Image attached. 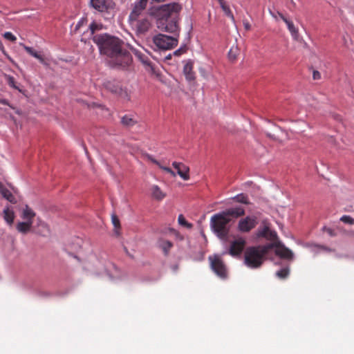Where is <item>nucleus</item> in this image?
<instances>
[{
  "instance_id": "nucleus-14",
  "label": "nucleus",
  "mask_w": 354,
  "mask_h": 354,
  "mask_svg": "<svg viewBox=\"0 0 354 354\" xmlns=\"http://www.w3.org/2000/svg\"><path fill=\"white\" fill-rule=\"evenodd\" d=\"M227 218H238L244 215L245 210L241 207H233L221 212Z\"/></svg>"
},
{
  "instance_id": "nucleus-5",
  "label": "nucleus",
  "mask_w": 354,
  "mask_h": 354,
  "mask_svg": "<svg viewBox=\"0 0 354 354\" xmlns=\"http://www.w3.org/2000/svg\"><path fill=\"white\" fill-rule=\"evenodd\" d=\"M153 43L159 50H170L178 44V39L175 37H170L163 34H158L153 37Z\"/></svg>"
},
{
  "instance_id": "nucleus-28",
  "label": "nucleus",
  "mask_w": 354,
  "mask_h": 354,
  "mask_svg": "<svg viewBox=\"0 0 354 354\" xmlns=\"http://www.w3.org/2000/svg\"><path fill=\"white\" fill-rule=\"evenodd\" d=\"M6 80H7L8 84L10 87H12V88H15V89H16V90H17V91H21V89H20V88H19V87L17 85V83H16V82H15V78H14L13 77L10 76V75H6Z\"/></svg>"
},
{
  "instance_id": "nucleus-45",
  "label": "nucleus",
  "mask_w": 354,
  "mask_h": 354,
  "mask_svg": "<svg viewBox=\"0 0 354 354\" xmlns=\"http://www.w3.org/2000/svg\"><path fill=\"white\" fill-rule=\"evenodd\" d=\"M185 52V50H184V49H183V48H180V49H178V50H176V51L174 52V54H175L176 55H181V54L184 53Z\"/></svg>"
},
{
  "instance_id": "nucleus-31",
  "label": "nucleus",
  "mask_w": 354,
  "mask_h": 354,
  "mask_svg": "<svg viewBox=\"0 0 354 354\" xmlns=\"http://www.w3.org/2000/svg\"><path fill=\"white\" fill-rule=\"evenodd\" d=\"M102 25L101 24H97L95 21H93L89 26V29L91 30V35H92L93 37L95 32L96 30H99L102 29Z\"/></svg>"
},
{
  "instance_id": "nucleus-23",
  "label": "nucleus",
  "mask_w": 354,
  "mask_h": 354,
  "mask_svg": "<svg viewBox=\"0 0 354 354\" xmlns=\"http://www.w3.org/2000/svg\"><path fill=\"white\" fill-rule=\"evenodd\" d=\"M35 216V213L33 212V210L30 209L28 205H26L23 209L21 218L26 221H33V218Z\"/></svg>"
},
{
  "instance_id": "nucleus-7",
  "label": "nucleus",
  "mask_w": 354,
  "mask_h": 354,
  "mask_svg": "<svg viewBox=\"0 0 354 354\" xmlns=\"http://www.w3.org/2000/svg\"><path fill=\"white\" fill-rule=\"evenodd\" d=\"M209 259L211 263V268L213 271L221 279H226L227 272L226 266L222 259L218 256L209 257Z\"/></svg>"
},
{
  "instance_id": "nucleus-46",
  "label": "nucleus",
  "mask_w": 354,
  "mask_h": 354,
  "mask_svg": "<svg viewBox=\"0 0 354 354\" xmlns=\"http://www.w3.org/2000/svg\"><path fill=\"white\" fill-rule=\"evenodd\" d=\"M0 103L3 105H9L8 101L6 99H0Z\"/></svg>"
},
{
  "instance_id": "nucleus-47",
  "label": "nucleus",
  "mask_w": 354,
  "mask_h": 354,
  "mask_svg": "<svg viewBox=\"0 0 354 354\" xmlns=\"http://www.w3.org/2000/svg\"><path fill=\"white\" fill-rule=\"evenodd\" d=\"M280 17L282 19V20L286 24V21H289L286 17H285L282 14H279Z\"/></svg>"
},
{
  "instance_id": "nucleus-17",
  "label": "nucleus",
  "mask_w": 354,
  "mask_h": 354,
  "mask_svg": "<svg viewBox=\"0 0 354 354\" xmlns=\"http://www.w3.org/2000/svg\"><path fill=\"white\" fill-rule=\"evenodd\" d=\"M183 73L187 80L191 81L195 79V73L193 71V63L192 62H188L184 66Z\"/></svg>"
},
{
  "instance_id": "nucleus-37",
  "label": "nucleus",
  "mask_w": 354,
  "mask_h": 354,
  "mask_svg": "<svg viewBox=\"0 0 354 354\" xmlns=\"http://www.w3.org/2000/svg\"><path fill=\"white\" fill-rule=\"evenodd\" d=\"M5 39L10 40L12 42H15L17 37L10 32H6L3 35Z\"/></svg>"
},
{
  "instance_id": "nucleus-22",
  "label": "nucleus",
  "mask_w": 354,
  "mask_h": 354,
  "mask_svg": "<svg viewBox=\"0 0 354 354\" xmlns=\"http://www.w3.org/2000/svg\"><path fill=\"white\" fill-rule=\"evenodd\" d=\"M151 191L152 196L158 201L162 200L166 196L158 185H153Z\"/></svg>"
},
{
  "instance_id": "nucleus-8",
  "label": "nucleus",
  "mask_w": 354,
  "mask_h": 354,
  "mask_svg": "<svg viewBox=\"0 0 354 354\" xmlns=\"http://www.w3.org/2000/svg\"><path fill=\"white\" fill-rule=\"evenodd\" d=\"M90 6L100 12H110L115 8L113 0H90Z\"/></svg>"
},
{
  "instance_id": "nucleus-6",
  "label": "nucleus",
  "mask_w": 354,
  "mask_h": 354,
  "mask_svg": "<svg viewBox=\"0 0 354 354\" xmlns=\"http://www.w3.org/2000/svg\"><path fill=\"white\" fill-rule=\"evenodd\" d=\"M104 87L110 92L127 100H129V96L127 89L124 88L120 82L113 80L104 83Z\"/></svg>"
},
{
  "instance_id": "nucleus-1",
  "label": "nucleus",
  "mask_w": 354,
  "mask_h": 354,
  "mask_svg": "<svg viewBox=\"0 0 354 354\" xmlns=\"http://www.w3.org/2000/svg\"><path fill=\"white\" fill-rule=\"evenodd\" d=\"M93 41L97 45L101 54L112 59L114 65L125 68L131 63V56L123 48L124 43L119 38L106 34L95 35Z\"/></svg>"
},
{
  "instance_id": "nucleus-48",
  "label": "nucleus",
  "mask_w": 354,
  "mask_h": 354,
  "mask_svg": "<svg viewBox=\"0 0 354 354\" xmlns=\"http://www.w3.org/2000/svg\"><path fill=\"white\" fill-rule=\"evenodd\" d=\"M348 235L351 237H353L354 238V230H351L350 232H348Z\"/></svg>"
},
{
  "instance_id": "nucleus-10",
  "label": "nucleus",
  "mask_w": 354,
  "mask_h": 354,
  "mask_svg": "<svg viewBox=\"0 0 354 354\" xmlns=\"http://www.w3.org/2000/svg\"><path fill=\"white\" fill-rule=\"evenodd\" d=\"M257 221L256 217L246 216L239 221L238 229L241 232H248L256 227Z\"/></svg>"
},
{
  "instance_id": "nucleus-27",
  "label": "nucleus",
  "mask_w": 354,
  "mask_h": 354,
  "mask_svg": "<svg viewBox=\"0 0 354 354\" xmlns=\"http://www.w3.org/2000/svg\"><path fill=\"white\" fill-rule=\"evenodd\" d=\"M239 52V50L237 46H232L228 53L229 59L232 61L235 60L237 58Z\"/></svg>"
},
{
  "instance_id": "nucleus-38",
  "label": "nucleus",
  "mask_w": 354,
  "mask_h": 354,
  "mask_svg": "<svg viewBox=\"0 0 354 354\" xmlns=\"http://www.w3.org/2000/svg\"><path fill=\"white\" fill-rule=\"evenodd\" d=\"M158 167L161 169H162V170L165 171L166 172L170 174L173 176H176V174L174 173V171L171 169H170L169 167L162 166L160 164V165H158Z\"/></svg>"
},
{
  "instance_id": "nucleus-18",
  "label": "nucleus",
  "mask_w": 354,
  "mask_h": 354,
  "mask_svg": "<svg viewBox=\"0 0 354 354\" xmlns=\"http://www.w3.org/2000/svg\"><path fill=\"white\" fill-rule=\"evenodd\" d=\"M33 223V221H26L25 222H19L16 226L17 230L23 234H26L30 231Z\"/></svg>"
},
{
  "instance_id": "nucleus-12",
  "label": "nucleus",
  "mask_w": 354,
  "mask_h": 354,
  "mask_svg": "<svg viewBox=\"0 0 354 354\" xmlns=\"http://www.w3.org/2000/svg\"><path fill=\"white\" fill-rule=\"evenodd\" d=\"M148 0H138L134 5V7L129 15V21L133 23L136 21L138 17L145 10Z\"/></svg>"
},
{
  "instance_id": "nucleus-3",
  "label": "nucleus",
  "mask_w": 354,
  "mask_h": 354,
  "mask_svg": "<svg viewBox=\"0 0 354 354\" xmlns=\"http://www.w3.org/2000/svg\"><path fill=\"white\" fill-rule=\"evenodd\" d=\"M271 245H263L252 246L246 249L245 252L244 262L250 268H259L266 258Z\"/></svg>"
},
{
  "instance_id": "nucleus-41",
  "label": "nucleus",
  "mask_w": 354,
  "mask_h": 354,
  "mask_svg": "<svg viewBox=\"0 0 354 354\" xmlns=\"http://www.w3.org/2000/svg\"><path fill=\"white\" fill-rule=\"evenodd\" d=\"M86 21V19H85V18H82V19H80L75 28V31L78 30L80 28V27L82 26Z\"/></svg>"
},
{
  "instance_id": "nucleus-20",
  "label": "nucleus",
  "mask_w": 354,
  "mask_h": 354,
  "mask_svg": "<svg viewBox=\"0 0 354 354\" xmlns=\"http://www.w3.org/2000/svg\"><path fill=\"white\" fill-rule=\"evenodd\" d=\"M135 56L145 66H151V61L147 55L138 50H133Z\"/></svg>"
},
{
  "instance_id": "nucleus-9",
  "label": "nucleus",
  "mask_w": 354,
  "mask_h": 354,
  "mask_svg": "<svg viewBox=\"0 0 354 354\" xmlns=\"http://www.w3.org/2000/svg\"><path fill=\"white\" fill-rule=\"evenodd\" d=\"M268 245H271L269 248V251L273 248H275V254L279 256L281 259L292 260L293 259V253L292 252L285 247L280 241H276L274 243H268Z\"/></svg>"
},
{
  "instance_id": "nucleus-26",
  "label": "nucleus",
  "mask_w": 354,
  "mask_h": 354,
  "mask_svg": "<svg viewBox=\"0 0 354 354\" xmlns=\"http://www.w3.org/2000/svg\"><path fill=\"white\" fill-rule=\"evenodd\" d=\"M222 10H223V12H225V14L230 17L232 19H234V16H233V14L232 12V11L230 10V8L225 4V2L224 0H218Z\"/></svg>"
},
{
  "instance_id": "nucleus-32",
  "label": "nucleus",
  "mask_w": 354,
  "mask_h": 354,
  "mask_svg": "<svg viewBox=\"0 0 354 354\" xmlns=\"http://www.w3.org/2000/svg\"><path fill=\"white\" fill-rule=\"evenodd\" d=\"M286 25L288 26L289 31L291 32L292 35L294 37H297V35L298 34V30L295 27L292 21H286Z\"/></svg>"
},
{
  "instance_id": "nucleus-24",
  "label": "nucleus",
  "mask_w": 354,
  "mask_h": 354,
  "mask_svg": "<svg viewBox=\"0 0 354 354\" xmlns=\"http://www.w3.org/2000/svg\"><path fill=\"white\" fill-rule=\"evenodd\" d=\"M3 218L7 223L11 225L15 219V213L12 210L9 208H6L3 210Z\"/></svg>"
},
{
  "instance_id": "nucleus-49",
  "label": "nucleus",
  "mask_w": 354,
  "mask_h": 354,
  "mask_svg": "<svg viewBox=\"0 0 354 354\" xmlns=\"http://www.w3.org/2000/svg\"><path fill=\"white\" fill-rule=\"evenodd\" d=\"M89 50L91 51V53H93V52L94 48H93V46H92V45H90Z\"/></svg>"
},
{
  "instance_id": "nucleus-42",
  "label": "nucleus",
  "mask_w": 354,
  "mask_h": 354,
  "mask_svg": "<svg viewBox=\"0 0 354 354\" xmlns=\"http://www.w3.org/2000/svg\"><path fill=\"white\" fill-rule=\"evenodd\" d=\"M112 223L115 227H120V221L118 218V217L115 215H113L112 216Z\"/></svg>"
},
{
  "instance_id": "nucleus-30",
  "label": "nucleus",
  "mask_w": 354,
  "mask_h": 354,
  "mask_svg": "<svg viewBox=\"0 0 354 354\" xmlns=\"http://www.w3.org/2000/svg\"><path fill=\"white\" fill-rule=\"evenodd\" d=\"M289 271L290 270H289L288 268H282L276 272V275L279 279H286L288 276Z\"/></svg>"
},
{
  "instance_id": "nucleus-40",
  "label": "nucleus",
  "mask_w": 354,
  "mask_h": 354,
  "mask_svg": "<svg viewBox=\"0 0 354 354\" xmlns=\"http://www.w3.org/2000/svg\"><path fill=\"white\" fill-rule=\"evenodd\" d=\"M145 157L151 162L156 164L158 166L160 165V162L157 160H156L151 155L147 153L145 155Z\"/></svg>"
},
{
  "instance_id": "nucleus-19",
  "label": "nucleus",
  "mask_w": 354,
  "mask_h": 354,
  "mask_svg": "<svg viewBox=\"0 0 354 354\" xmlns=\"http://www.w3.org/2000/svg\"><path fill=\"white\" fill-rule=\"evenodd\" d=\"M159 248L162 250L164 254L167 256L171 248L173 247V243L168 240L161 239L158 242Z\"/></svg>"
},
{
  "instance_id": "nucleus-50",
  "label": "nucleus",
  "mask_w": 354,
  "mask_h": 354,
  "mask_svg": "<svg viewBox=\"0 0 354 354\" xmlns=\"http://www.w3.org/2000/svg\"><path fill=\"white\" fill-rule=\"evenodd\" d=\"M81 41H83V42H84L85 44H86V41L84 39H82Z\"/></svg>"
},
{
  "instance_id": "nucleus-33",
  "label": "nucleus",
  "mask_w": 354,
  "mask_h": 354,
  "mask_svg": "<svg viewBox=\"0 0 354 354\" xmlns=\"http://www.w3.org/2000/svg\"><path fill=\"white\" fill-rule=\"evenodd\" d=\"M178 221L180 225L184 226V227H186L187 228H191L192 225L189 223L186 219L185 218V217L183 216V215L182 214H180L178 216Z\"/></svg>"
},
{
  "instance_id": "nucleus-52",
  "label": "nucleus",
  "mask_w": 354,
  "mask_h": 354,
  "mask_svg": "<svg viewBox=\"0 0 354 354\" xmlns=\"http://www.w3.org/2000/svg\"><path fill=\"white\" fill-rule=\"evenodd\" d=\"M320 248H322L323 250L324 248V246H319Z\"/></svg>"
},
{
  "instance_id": "nucleus-34",
  "label": "nucleus",
  "mask_w": 354,
  "mask_h": 354,
  "mask_svg": "<svg viewBox=\"0 0 354 354\" xmlns=\"http://www.w3.org/2000/svg\"><path fill=\"white\" fill-rule=\"evenodd\" d=\"M266 238L267 239L270 240V241H273L272 243L276 242V241H279L277 240V232H274V231H272L271 230H270V231L268 232V236H266Z\"/></svg>"
},
{
  "instance_id": "nucleus-4",
  "label": "nucleus",
  "mask_w": 354,
  "mask_h": 354,
  "mask_svg": "<svg viewBox=\"0 0 354 354\" xmlns=\"http://www.w3.org/2000/svg\"><path fill=\"white\" fill-rule=\"evenodd\" d=\"M230 218H227L221 212L212 216L210 221L211 227L217 236L221 239L225 238L229 233L228 223Z\"/></svg>"
},
{
  "instance_id": "nucleus-2",
  "label": "nucleus",
  "mask_w": 354,
  "mask_h": 354,
  "mask_svg": "<svg viewBox=\"0 0 354 354\" xmlns=\"http://www.w3.org/2000/svg\"><path fill=\"white\" fill-rule=\"evenodd\" d=\"M182 6L177 3L162 5L158 9L157 26L159 29L171 33L178 32V16Z\"/></svg>"
},
{
  "instance_id": "nucleus-21",
  "label": "nucleus",
  "mask_w": 354,
  "mask_h": 354,
  "mask_svg": "<svg viewBox=\"0 0 354 354\" xmlns=\"http://www.w3.org/2000/svg\"><path fill=\"white\" fill-rule=\"evenodd\" d=\"M25 50L30 54L31 56L37 59L40 63L43 64H46V61L44 57L40 54V53L37 52L32 48L28 46H24Z\"/></svg>"
},
{
  "instance_id": "nucleus-51",
  "label": "nucleus",
  "mask_w": 354,
  "mask_h": 354,
  "mask_svg": "<svg viewBox=\"0 0 354 354\" xmlns=\"http://www.w3.org/2000/svg\"><path fill=\"white\" fill-rule=\"evenodd\" d=\"M324 249H325L326 250H327V251H331V250H330V249H328V248H324Z\"/></svg>"
},
{
  "instance_id": "nucleus-11",
  "label": "nucleus",
  "mask_w": 354,
  "mask_h": 354,
  "mask_svg": "<svg viewBox=\"0 0 354 354\" xmlns=\"http://www.w3.org/2000/svg\"><path fill=\"white\" fill-rule=\"evenodd\" d=\"M246 244L245 240L242 237H239L231 242L229 254L233 257L240 255L243 252Z\"/></svg>"
},
{
  "instance_id": "nucleus-15",
  "label": "nucleus",
  "mask_w": 354,
  "mask_h": 354,
  "mask_svg": "<svg viewBox=\"0 0 354 354\" xmlns=\"http://www.w3.org/2000/svg\"><path fill=\"white\" fill-rule=\"evenodd\" d=\"M136 22L137 32L140 34H143L147 32L150 28V22L147 19H143L142 20L138 21L137 19L136 21H133L132 24Z\"/></svg>"
},
{
  "instance_id": "nucleus-25",
  "label": "nucleus",
  "mask_w": 354,
  "mask_h": 354,
  "mask_svg": "<svg viewBox=\"0 0 354 354\" xmlns=\"http://www.w3.org/2000/svg\"><path fill=\"white\" fill-rule=\"evenodd\" d=\"M121 123L127 127H130L136 124V121L131 115H125L121 118Z\"/></svg>"
},
{
  "instance_id": "nucleus-44",
  "label": "nucleus",
  "mask_w": 354,
  "mask_h": 354,
  "mask_svg": "<svg viewBox=\"0 0 354 354\" xmlns=\"http://www.w3.org/2000/svg\"><path fill=\"white\" fill-rule=\"evenodd\" d=\"M243 24L244 28L246 30H250L251 25H250V24L249 23V21L248 20H243Z\"/></svg>"
},
{
  "instance_id": "nucleus-43",
  "label": "nucleus",
  "mask_w": 354,
  "mask_h": 354,
  "mask_svg": "<svg viewBox=\"0 0 354 354\" xmlns=\"http://www.w3.org/2000/svg\"><path fill=\"white\" fill-rule=\"evenodd\" d=\"M313 78L315 80H319L321 78L320 73L319 71H313Z\"/></svg>"
},
{
  "instance_id": "nucleus-13",
  "label": "nucleus",
  "mask_w": 354,
  "mask_h": 354,
  "mask_svg": "<svg viewBox=\"0 0 354 354\" xmlns=\"http://www.w3.org/2000/svg\"><path fill=\"white\" fill-rule=\"evenodd\" d=\"M173 167L177 170L178 174L184 180H187L189 179V168L185 164L181 162H174Z\"/></svg>"
},
{
  "instance_id": "nucleus-35",
  "label": "nucleus",
  "mask_w": 354,
  "mask_h": 354,
  "mask_svg": "<svg viewBox=\"0 0 354 354\" xmlns=\"http://www.w3.org/2000/svg\"><path fill=\"white\" fill-rule=\"evenodd\" d=\"M340 221L344 223L354 225V218L348 215H344L340 218Z\"/></svg>"
},
{
  "instance_id": "nucleus-36",
  "label": "nucleus",
  "mask_w": 354,
  "mask_h": 354,
  "mask_svg": "<svg viewBox=\"0 0 354 354\" xmlns=\"http://www.w3.org/2000/svg\"><path fill=\"white\" fill-rule=\"evenodd\" d=\"M270 228L268 226H265L263 229L259 230L258 231V236L266 238L268 236V232L270 231Z\"/></svg>"
},
{
  "instance_id": "nucleus-29",
  "label": "nucleus",
  "mask_w": 354,
  "mask_h": 354,
  "mask_svg": "<svg viewBox=\"0 0 354 354\" xmlns=\"http://www.w3.org/2000/svg\"><path fill=\"white\" fill-rule=\"evenodd\" d=\"M233 199L240 203H243V204L249 203L248 198L247 195H245L244 194H238L236 196H234Z\"/></svg>"
},
{
  "instance_id": "nucleus-16",
  "label": "nucleus",
  "mask_w": 354,
  "mask_h": 354,
  "mask_svg": "<svg viewBox=\"0 0 354 354\" xmlns=\"http://www.w3.org/2000/svg\"><path fill=\"white\" fill-rule=\"evenodd\" d=\"M0 194L1 196L12 203H16L15 196L8 189L5 185L0 182Z\"/></svg>"
},
{
  "instance_id": "nucleus-39",
  "label": "nucleus",
  "mask_w": 354,
  "mask_h": 354,
  "mask_svg": "<svg viewBox=\"0 0 354 354\" xmlns=\"http://www.w3.org/2000/svg\"><path fill=\"white\" fill-rule=\"evenodd\" d=\"M323 231L326 232L328 234H329L330 236H334L336 235L335 231L329 227H324Z\"/></svg>"
}]
</instances>
